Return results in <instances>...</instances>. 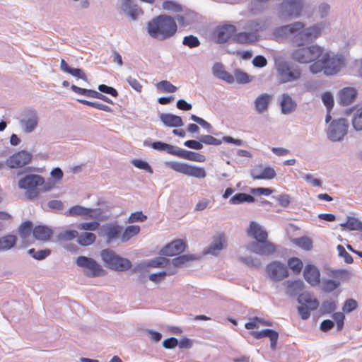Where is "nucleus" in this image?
Listing matches in <instances>:
<instances>
[{"instance_id":"f257e3e1","label":"nucleus","mask_w":362,"mask_h":362,"mask_svg":"<svg viewBox=\"0 0 362 362\" xmlns=\"http://www.w3.org/2000/svg\"><path fill=\"white\" fill-rule=\"evenodd\" d=\"M146 30L150 37L163 41L173 37L177 31L175 20L168 15H159L148 22Z\"/></svg>"},{"instance_id":"f03ea898","label":"nucleus","mask_w":362,"mask_h":362,"mask_svg":"<svg viewBox=\"0 0 362 362\" xmlns=\"http://www.w3.org/2000/svg\"><path fill=\"white\" fill-rule=\"evenodd\" d=\"M321 57L320 59L315 61L310 66L311 73L315 74L323 71L325 75L332 76L339 71L344 62L342 55L326 52L322 53Z\"/></svg>"},{"instance_id":"7ed1b4c3","label":"nucleus","mask_w":362,"mask_h":362,"mask_svg":"<svg viewBox=\"0 0 362 362\" xmlns=\"http://www.w3.org/2000/svg\"><path fill=\"white\" fill-rule=\"evenodd\" d=\"M305 0H282L276 7V16L281 21L296 19L302 16Z\"/></svg>"},{"instance_id":"20e7f679","label":"nucleus","mask_w":362,"mask_h":362,"mask_svg":"<svg viewBox=\"0 0 362 362\" xmlns=\"http://www.w3.org/2000/svg\"><path fill=\"white\" fill-rule=\"evenodd\" d=\"M44 184V177L35 174H30L24 176L18 180V186L20 189H25V196L29 200L37 198L40 190L37 188Z\"/></svg>"},{"instance_id":"39448f33","label":"nucleus","mask_w":362,"mask_h":362,"mask_svg":"<svg viewBox=\"0 0 362 362\" xmlns=\"http://www.w3.org/2000/svg\"><path fill=\"white\" fill-rule=\"evenodd\" d=\"M100 256L105 266L110 269L124 272L132 267V262L128 259L119 256L110 249L103 250Z\"/></svg>"},{"instance_id":"423d86ee","label":"nucleus","mask_w":362,"mask_h":362,"mask_svg":"<svg viewBox=\"0 0 362 362\" xmlns=\"http://www.w3.org/2000/svg\"><path fill=\"white\" fill-rule=\"evenodd\" d=\"M323 53V48L318 45H311L308 47H300L293 50L292 59L300 64H308L315 62Z\"/></svg>"},{"instance_id":"0eeeda50","label":"nucleus","mask_w":362,"mask_h":362,"mask_svg":"<svg viewBox=\"0 0 362 362\" xmlns=\"http://www.w3.org/2000/svg\"><path fill=\"white\" fill-rule=\"evenodd\" d=\"M276 71L278 78L282 83L297 81L301 76V70L298 66L284 61L276 64Z\"/></svg>"},{"instance_id":"6e6552de","label":"nucleus","mask_w":362,"mask_h":362,"mask_svg":"<svg viewBox=\"0 0 362 362\" xmlns=\"http://www.w3.org/2000/svg\"><path fill=\"white\" fill-rule=\"evenodd\" d=\"M164 165L165 167L169 168L175 172L182 173L187 176L201 179L204 178L206 175L204 168L197 167L176 161H166Z\"/></svg>"},{"instance_id":"1a4fd4ad","label":"nucleus","mask_w":362,"mask_h":362,"mask_svg":"<svg viewBox=\"0 0 362 362\" xmlns=\"http://www.w3.org/2000/svg\"><path fill=\"white\" fill-rule=\"evenodd\" d=\"M348 127V122L344 118L332 120L327 129L328 139L333 142L341 141L347 134Z\"/></svg>"},{"instance_id":"9d476101","label":"nucleus","mask_w":362,"mask_h":362,"mask_svg":"<svg viewBox=\"0 0 362 362\" xmlns=\"http://www.w3.org/2000/svg\"><path fill=\"white\" fill-rule=\"evenodd\" d=\"M76 264L84 269V274L88 277L100 276L105 273L102 267L91 257L79 256L76 260Z\"/></svg>"},{"instance_id":"9b49d317","label":"nucleus","mask_w":362,"mask_h":362,"mask_svg":"<svg viewBox=\"0 0 362 362\" xmlns=\"http://www.w3.org/2000/svg\"><path fill=\"white\" fill-rule=\"evenodd\" d=\"M38 122L39 117L37 112L33 109L24 110L19 118L21 128L26 134L34 132L38 125Z\"/></svg>"},{"instance_id":"f8f14e48","label":"nucleus","mask_w":362,"mask_h":362,"mask_svg":"<svg viewBox=\"0 0 362 362\" xmlns=\"http://www.w3.org/2000/svg\"><path fill=\"white\" fill-rule=\"evenodd\" d=\"M260 241L252 242L247 245V249L252 252L259 255L269 256L276 251V245L266 240V235H261Z\"/></svg>"},{"instance_id":"ddd939ff","label":"nucleus","mask_w":362,"mask_h":362,"mask_svg":"<svg viewBox=\"0 0 362 362\" xmlns=\"http://www.w3.org/2000/svg\"><path fill=\"white\" fill-rule=\"evenodd\" d=\"M266 271L269 278L274 281H280L288 276V271L286 266L279 261H273L269 263Z\"/></svg>"},{"instance_id":"4468645a","label":"nucleus","mask_w":362,"mask_h":362,"mask_svg":"<svg viewBox=\"0 0 362 362\" xmlns=\"http://www.w3.org/2000/svg\"><path fill=\"white\" fill-rule=\"evenodd\" d=\"M33 158V155L22 150L15 153L6 159L5 164L9 168H20L28 165Z\"/></svg>"},{"instance_id":"2eb2a0df","label":"nucleus","mask_w":362,"mask_h":362,"mask_svg":"<svg viewBox=\"0 0 362 362\" xmlns=\"http://www.w3.org/2000/svg\"><path fill=\"white\" fill-rule=\"evenodd\" d=\"M304 27L305 24L303 23L300 21H296L290 24L276 28L274 30V35L276 38L288 37L291 35L293 37L296 33L303 29Z\"/></svg>"},{"instance_id":"dca6fc26","label":"nucleus","mask_w":362,"mask_h":362,"mask_svg":"<svg viewBox=\"0 0 362 362\" xmlns=\"http://www.w3.org/2000/svg\"><path fill=\"white\" fill-rule=\"evenodd\" d=\"M235 31V26L230 24H225L218 27L216 30V42L221 44L226 42L230 39L233 40Z\"/></svg>"},{"instance_id":"f3484780","label":"nucleus","mask_w":362,"mask_h":362,"mask_svg":"<svg viewBox=\"0 0 362 362\" xmlns=\"http://www.w3.org/2000/svg\"><path fill=\"white\" fill-rule=\"evenodd\" d=\"M305 280L312 286H317L320 282V272L313 264H307L303 270Z\"/></svg>"},{"instance_id":"a211bd4d","label":"nucleus","mask_w":362,"mask_h":362,"mask_svg":"<svg viewBox=\"0 0 362 362\" xmlns=\"http://www.w3.org/2000/svg\"><path fill=\"white\" fill-rule=\"evenodd\" d=\"M185 249V243L181 239L173 240L165 246L161 250V255L164 256H175L182 253Z\"/></svg>"},{"instance_id":"6ab92c4d","label":"nucleus","mask_w":362,"mask_h":362,"mask_svg":"<svg viewBox=\"0 0 362 362\" xmlns=\"http://www.w3.org/2000/svg\"><path fill=\"white\" fill-rule=\"evenodd\" d=\"M252 335L257 339L264 337H268L270 340V347L272 350H275L276 347L277 341L279 339V333L272 329H266L259 332L254 331Z\"/></svg>"},{"instance_id":"aec40b11","label":"nucleus","mask_w":362,"mask_h":362,"mask_svg":"<svg viewBox=\"0 0 362 362\" xmlns=\"http://www.w3.org/2000/svg\"><path fill=\"white\" fill-rule=\"evenodd\" d=\"M170 261L168 259L164 257H158L153 259L149 261L147 264L141 263L137 264L132 269V272L136 273L142 269H146L147 267H154V268H160L165 267L169 264Z\"/></svg>"},{"instance_id":"412c9836","label":"nucleus","mask_w":362,"mask_h":362,"mask_svg":"<svg viewBox=\"0 0 362 362\" xmlns=\"http://www.w3.org/2000/svg\"><path fill=\"white\" fill-rule=\"evenodd\" d=\"M122 227L117 224H107L103 228L104 237L107 243L117 240L122 233Z\"/></svg>"},{"instance_id":"4be33fe9","label":"nucleus","mask_w":362,"mask_h":362,"mask_svg":"<svg viewBox=\"0 0 362 362\" xmlns=\"http://www.w3.org/2000/svg\"><path fill=\"white\" fill-rule=\"evenodd\" d=\"M298 302L301 305L310 308V310H315L319 307L318 300L313 294L308 292H303L298 297Z\"/></svg>"},{"instance_id":"5701e85b","label":"nucleus","mask_w":362,"mask_h":362,"mask_svg":"<svg viewBox=\"0 0 362 362\" xmlns=\"http://www.w3.org/2000/svg\"><path fill=\"white\" fill-rule=\"evenodd\" d=\"M212 72L215 77L223 80L228 83H233L235 81L233 75L226 71L223 65L221 63H216L214 64L212 67Z\"/></svg>"},{"instance_id":"b1692460","label":"nucleus","mask_w":362,"mask_h":362,"mask_svg":"<svg viewBox=\"0 0 362 362\" xmlns=\"http://www.w3.org/2000/svg\"><path fill=\"white\" fill-rule=\"evenodd\" d=\"M160 119L166 127H180L184 125L181 117L170 114V113H161L160 115Z\"/></svg>"},{"instance_id":"393cba45","label":"nucleus","mask_w":362,"mask_h":362,"mask_svg":"<svg viewBox=\"0 0 362 362\" xmlns=\"http://www.w3.org/2000/svg\"><path fill=\"white\" fill-rule=\"evenodd\" d=\"M356 90L354 88L347 87L339 93V103L342 105H349L356 96Z\"/></svg>"},{"instance_id":"a878e982","label":"nucleus","mask_w":362,"mask_h":362,"mask_svg":"<svg viewBox=\"0 0 362 362\" xmlns=\"http://www.w3.org/2000/svg\"><path fill=\"white\" fill-rule=\"evenodd\" d=\"M280 106L281 112L288 115L296 110L297 104L288 93H284L281 97Z\"/></svg>"},{"instance_id":"bb28decb","label":"nucleus","mask_w":362,"mask_h":362,"mask_svg":"<svg viewBox=\"0 0 362 362\" xmlns=\"http://www.w3.org/2000/svg\"><path fill=\"white\" fill-rule=\"evenodd\" d=\"M258 35L255 33L240 32L235 33L233 37V42L238 44H250L256 42Z\"/></svg>"},{"instance_id":"cd10ccee","label":"nucleus","mask_w":362,"mask_h":362,"mask_svg":"<svg viewBox=\"0 0 362 362\" xmlns=\"http://www.w3.org/2000/svg\"><path fill=\"white\" fill-rule=\"evenodd\" d=\"M177 156L183 159L196 161V162H204L206 157L204 155L191 151H187L178 148Z\"/></svg>"},{"instance_id":"c85d7f7f","label":"nucleus","mask_w":362,"mask_h":362,"mask_svg":"<svg viewBox=\"0 0 362 362\" xmlns=\"http://www.w3.org/2000/svg\"><path fill=\"white\" fill-rule=\"evenodd\" d=\"M52 234V230L47 226L39 225L33 228V235L38 240L47 241Z\"/></svg>"},{"instance_id":"c756f323","label":"nucleus","mask_w":362,"mask_h":362,"mask_svg":"<svg viewBox=\"0 0 362 362\" xmlns=\"http://www.w3.org/2000/svg\"><path fill=\"white\" fill-rule=\"evenodd\" d=\"M323 28L324 25L322 23L315 24L306 28H303L304 35H305L308 44L313 42L320 35Z\"/></svg>"},{"instance_id":"7c9ffc66","label":"nucleus","mask_w":362,"mask_h":362,"mask_svg":"<svg viewBox=\"0 0 362 362\" xmlns=\"http://www.w3.org/2000/svg\"><path fill=\"white\" fill-rule=\"evenodd\" d=\"M323 28L324 25L322 23L315 24L306 28H303L304 35H305L308 44L313 42L320 35Z\"/></svg>"},{"instance_id":"2f4dec72","label":"nucleus","mask_w":362,"mask_h":362,"mask_svg":"<svg viewBox=\"0 0 362 362\" xmlns=\"http://www.w3.org/2000/svg\"><path fill=\"white\" fill-rule=\"evenodd\" d=\"M271 100V95L267 93L259 95L255 100L256 111L259 114L265 112L268 108Z\"/></svg>"},{"instance_id":"473e14b6","label":"nucleus","mask_w":362,"mask_h":362,"mask_svg":"<svg viewBox=\"0 0 362 362\" xmlns=\"http://www.w3.org/2000/svg\"><path fill=\"white\" fill-rule=\"evenodd\" d=\"M151 147L158 151H165L168 153L177 156L178 146L168 144L163 141H154L151 144Z\"/></svg>"},{"instance_id":"72a5a7b5","label":"nucleus","mask_w":362,"mask_h":362,"mask_svg":"<svg viewBox=\"0 0 362 362\" xmlns=\"http://www.w3.org/2000/svg\"><path fill=\"white\" fill-rule=\"evenodd\" d=\"M93 209L86 208L79 205L71 207L66 213L67 216H83L85 217H92Z\"/></svg>"},{"instance_id":"f704fd0d","label":"nucleus","mask_w":362,"mask_h":362,"mask_svg":"<svg viewBox=\"0 0 362 362\" xmlns=\"http://www.w3.org/2000/svg\"><path fill=\"white\" fill-rule=\"evenodd\" d=\"M285 284L286 285V294L294 296L300 292L304 287V284L301 280L287 281Z\"/></svg>"},{"instance_id":"c9c22d12","label":"nucleus","mask_w":362,"mask_h":362,"mask_svg":"<svg viewBox=\"0 0 362 362\" xmlns=\"http://www.w3.org/2000/svg\"><path fill=\"white\" fill-rule=\"evenodd\" d=\"M248 235L253 237L257 241H260L261 235L264 233L266 240L267 239V233L262 229V226L255 221H251L250 228L247 230Z\"/></svg>"},{"instance_id":"e433bc0d","label":"nucleus","mask_w":362,"mask_h":362,"mask_svg":"<svg viewBox=\"0 0 362 362\" xmlns=\"http://www.w3.org/2000/svg\"><path fill=\"white\" fill-rule=\"evenodd\" d=\"M225 240L223 236H217L214 239V242L208 247L205 253L211 254V255H217L220 250H221L223 247V243Z\"/></svg>"},{"instance_id":"4c0bfd02","label":"nucleus","mask_w":362,"mask_h":362,"mask_svg":"<svg viewBox=\"0 0 362 362\" xmlns=\"http://www.w3.org/2000/svg\"><path fill=\"white\" fill-rule=\"evenodd\" d=\"M255 199L252 195L246 194V193L239 192V193L235 194L234 196H233L230 199L229 203L230 204L235 205V204H242L244 202L252 203L255 202Z\"/></svg>"},{"instance_id":"58836bf2","label":"nucleus","mask_w":362,"mask_h":362,"mask_svg":"<svg viewBox=\"0 0 362 362\" xmlns=\"http://www.w3.org/2000/svg\"><path fill=\"white\" fill-rule=\"evenodd\" d=\"M245 30H249L250 33H255L256 35L264 28V25L262 21L258 19L247 21L243 26Z\"/></svg>"},{"instance_id":"ea45409f","label":"nucleus","mask_w":362,"mask_h":362,"mask_svg":"<svg viewBox=\"0 0 362 362\" xmlns=\"http://www.w3.org/2000/svg\"><path fill=\"white\" fill-rule=\"evenodd\" d=\"M194 16V13L186 11L183 14L176 15L174 19L177 21L180 25L186 27L192 24Z\"/></svg>"},{"instance_id":"a19ab883","label":"nucleus","mask_w":362,"mask_h":362,"mask_svg":"<svg viewBox=\"0 0 362 362\" xmlns=\"http://www.w3.org/2000/svg\"><path fill=\"white\" fill-rule=\"evenodd\" d=\"M17 238L13 235H7L0 238V251H6L16 243Z\"/></svg>"},{"instance_id":"79ce46f5","label":"nucleus","mask_w":362,"mask_h":362,"mask_svg":"<svg viewBox=\"0 0 362 362\" xmlns=\"http://www.w3.org/2000/svg\"><path fill=\"white\" fill-rule=\"evenodd\" d=\"M76 238L77 243L82 246H88L93 244L96 239L95 235L90 232L81 233Z\"/></svg>"},{"instance_id":"37998d69","label":"nucleus","mask_w":362,"mask_h":362,"mask_svg":"<svg viewBox=\"0 0 362 362\" xmlns=\"http://www.w3.org/2000/svg\"><path fill=\"white\" fill-rule=\"evenodd\" d=\"M341 227L350 230H362V223L355 217L348 216L346 222L340 224Z\"/></svg>"},{"instance_id":"c03bdc74","label":"nucleus","mask_w":362,"mask_h":362,"mask_svg":"<svg viewBox=\"0 0 362 362\" xmlns=\"http://www.w3.org/2000/svg\"><path fill=\"white\" fill-rule=\"evenodd\" d=\"M139 231L140 227L139 226L132 225L127 226L121 235V241L122 243L128 241L133 236L137 235Z\"/></svg>"},{"instance_id":"a18cd8bd","label":"nucleus","mask_w":362,"mask_h":362,"mask_svg":"<svg viewBox=\"0 0 362 362\" xmlns=\"http://www.w3.org/2000/svg\"><path fill=\"white\" fill-rule=\"evenodd\" d=\"M340 281L335 279H324L321 284V289L325 293H331L340 286Z\"/></svg>"},{"instance_id":"49530a36","label":"nucleus","mask_w":362,"mask_h":362,"mask_svg":"<svg viewBox=\"0 0 362 362\" xmlns=\"http://www.w3.org/2000/svg\"><path fill=\"white\" fill-rule=\"evenodd\" d=\"M78 235L77 230H66L59 233L57 236V240L59 242H66L74 240Z\"/></svg>"},{"instance_id":"de8ad7c7","label":"nucleus","mask_w":362,"mask_h":362,"mask_svg":"<svg viewBox=\"0 0 362 362\" xmlns=\"http://www.w3.org/2000/svg\"><path fill=\"white\" fill-rule=\"evenodd\" d=\"M276 172L271 167L264 168L259 175L253 173V180H272L276 177Z\"/></svg>"},{"instance_id":"09e8293b","label":"nucleus","mask_w":362,"mask_h":362,"mask_svg":"<svg viewBox=\"0 0 362 362\" xmlns=\"http://www.w3.org/2000/svg\"><path fill=\"white\" fill-rule=\"evenodd\" d=\"M33 223L30 221H27L21 223L18 228V233L22 239L28 238L33 232Z\"/></svg>"},{"instance_id":"8fccbe9b","label":"nucleus","mask_w":362,"mask_h":362,"mask_svg":"<svg viewBox=\"0 0 362 362\" xmlns=\"http://www.w3.org/2000/svg\"><path fill=\"white\" fill-rule=\"evenodd\" d=\"M233 76L236 82L240 84H246L252 81L250 76L240 69H235Z\"/></svg>"},{"instance_id":"3c124183","label":"nucleus","mask_w":362,"mask_h":362,"mask_svg":"<svg viewBox=\"0 0 362 362\" xmlns=\"http://www.w3.org/2000/svg\"><path fill=\"white\" fill-rule=\"evenodd\" d=\"M288 266L294 274H300L303 269V262L298 257H291L288 259Z\"/></svg>"},{"instance_id":"603ef678","label":"nucleus","mask_w":362,"mask_h":362,"mask_svg":"<svg viewBox=\"0 0 362 362\" xmlns=\"http://www.w3.org/2000/svg\"><path fill=\"white\" fill-rule=\"evenodd\" d=\"M291 40L293 44L298 47L308 44V40L306 39L305 35H304L303 28L296 33L292 37Z\"/></svg>"},{"instance_id":"864d4df0","label":"nucleus","mask_w":362,"mask_h":362,"mask_svg":"<svg viewBox=\"0 0 362 362\" xmlns=\"http://www.w3.org/2000/svg\"><path fill=\"white\" fill-rule=\"evenodd\" d=\"M352 125L356 131L362 130V108L357 110L354 114Z\"/></svg>"},{"instance_id":"5fc2aeb1","label":"nucleus","mask_w":362,"mask_h":362,"mask_svg":"<svg viewBox=\"0 0 362 362\" xmlns=\"http://www.w3.org/2000/svg\"><path fill=\"white\" fill-rule=\"evenodd\" d=\"M337 308L336 303L332 300H327L322 302L320 307V312L322 314H329Z\"/></svg>"},{"instance_id":"6e6d98bb","label":"nucleus","mask_w":362,"mask_h":362,"mask_svg":"<svg viewBox=\"0 0 362 362\" xmlns=\"http://www.w3.org/2000/svg\"><path fill=\"white\" fill-rule=\"evenodd\" d=\"M330 276L335 279L347 280L351 276V273L346 269H333L330 271Z\"/></svg>"},{"instance_id":"4d7b16f0","label":"nucleus","mask_w":362,"mask_h":362,"mask_svg":"<svg viewBox=\"0 0 362 362\" xmlns=\"http://www.w3.org/2000/svg\"><path fill=\"white\" fill-rule=\"evenodd\" d=\"M132 165L136 168L144 170L151 174L153 173L151 166L145 160L141 159H134L132 160Z\"/></svg>"},{"instance_id":"13d9d810","label":"nucleus","mask_w":362,"mask_h":362,"mask_svg":"<svg viewBox=\"0 0 362 362\" xmlns=\"http://www.w3.org/2000/svg\"><path fill=\"white\" fill-rule=\"evenodd\" d=\"M100 226V223L98 221H90L86 223H81L77 225V228L78 230H83L87 231H95Z\"/></svg>"},{"instance_id":"bf43d9fd","label":"nucleus","mask_w":362,"mask_h":362,"mask_svg":"<svg viewBox=\"0 0 362 362\" xmlns=\"http://www.w3.org/2000/svg\"><path fill=\"white\" fill-rule=\"evenodd\" d=\"M198 139L202 142V144H204L206 145L218 146L222 142L211 135H201Z\"/></svg>"},{"instance_id":"052dcab7","label":"nucleus","mask_w":362,"mask_h":362,"mask_svg":"<svg viewBox=\"0 0 362 362\" xmlns=\"http://www.w3.org/2000/svg\"><path fill=\"white\" fill-rule=\"evenodd\" d=\"M294 243L298 247L309 250L312 247V241L307 237H300L294 239Z\"/></svg>"},{"instance_id":"680f3d73","label":"nucleus","mask_w":362,"mask_h":362,"mask_svg":"<svg viewBox=\"0 0 362 362\" xmlns=\"http://www.w3.org/2000/svg\"><path fill=\"white\" fill-rule=\"evenodd\" d=\"M194 257L192 255H182L178 256L172 260V263L175 267H181L185 264L187 262L194 259Z\"/></svg>"},{"instance_id":"e2e57ef3","label":"nucleus","mask_w":362,"mask_h":362,"mask_svg":"<svg viewBox=\"0 0 362 362\" xmlns=\"http://www.w3.org/2000/svg\"><path fill=\"white\" fill-rule=\"evenodd\" d=\"M182 44L189 48L197 47L200 45L199 39L192 35L185 36L183 38Z\"/></svg>"},{"instance_id":"0e129e2a","label":"nucleus","mask_w":362,"mask_h":362,"mask_svg":"<svg viewBox=\"0 0 362 362\" xmlns=\"http://www.w3.org/2000/svg\"><path fill=\"white\" fill-rule=\"evenodd\" d=\"M158 88L166 93H175L177 91V88L168 81H161L158 84Z\"/></svg>"},{"instance_id":"69168bd1","label":"nucleus","mask_w":362,"mask_h":362,"mask_svg":"<svg viewBox=\"0 0 362 362\" xmlns=\"http://www.w3.org/2000/svg\"><path fill=\"white\" fill-rule=\"evenodd\" d=\"M322 100L328 112H330L334 107V98L329 92H325L322 95Z\"/></svg>"},{"instance_id":"338daca9","label":"nucleus","mask_w":362,"mask_h":362,"mask_svg":"<svg viewBox=\"0 0 362 362\" xmlns=\"http://www.w3.org/2000/svg\"><path fill=\"white\" fill-rule=\"evenodd\" d=\"M132 20L136 21L140 16L143 14V11L140 9L136 4H133L132 8L124 13Z\"/></svg>"},{"instance_id":"774afa93","label":"nucleus","mask_w":362,"mask_h":362,"mask_svg":"<svg viewBox=\"0 0 362 362\" xmlns=\"http://www.w3.org/2000/svg\"><path fill=\"white\" fill-rule=\"evenodd\" d=\"M132 20L136 21L140 16L143 14V11L140 9L136 4H133L132 8L124 13Z\"/></svg>"}]
</instances>
